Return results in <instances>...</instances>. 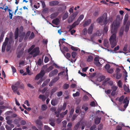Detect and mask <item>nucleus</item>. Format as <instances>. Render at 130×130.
Returning a JSON list of instances; mask_svg holds the SVG:
<instances>
[{
  "label": "nucleus",
  "instance_id": "f257e3e1",
  "mask_svg": "<svg viewBox=\"0 0 130 130\" xmlns=\"http://www.w3.org/2000/svg\"><path fill=\"white\" fill-rule=\"evenodd\" d=\"M122 20L120 15H117L115 20L113 21L111 25V32L112 34L110 37L109 41L111 44V47L112 48H113L117 44V41L116 39V33Z\"/></svg>",
  "mask_w": 130,
  "mask_h": 130
},
{
  "label": "nucleus",
  "instance_id": "f03ea898",
  "mask_svg": "<svg viewBox=\"0 0 130 130\" xmlns=\"http://www.w3.org/2000/svg\"><path fill=\"white\" fill-rule=\"evenodd\" d=\"M40 53L39 48L38 47H35L34 48L31 52L30 54H32L35 53L33 55V57H35L38 55Z\"/></svg>",
  "mask_w": 130,
  "mask_h": 130
},
{
  "label": "nucleus",
  "instance_id": "7ed1b4c3",
  "mask_svg": "<svg viewBox=\"0 0 130 130\" xmlns=\"http://www.w3.org/2000/svg\"><path fill=\"white\" fill-rule=\"evenodd\" d=\"M45 73L43 70H41L40 72L37 74L36 76L35 79V80H38L40 78H42L44 75Z\"/></svg>",
  "mask_w": 130,
  "mask_h": 130
},
{
  "label": "nucleus",
  "instance_id": "20e7f679",
  "mask_svg": "<svg viewBox=\"0 0 130 130\" xmlns=\"http://www.w3.org/2000/svg\"><path fill=\"white\" fill-rule=\"evenodd\" d=\"M67 103L66 102H64L62 106H61L60 107H58L57 110L59 111L60 112L62 110H64L66 107Z\"/></svg>",
  "mask_w": 130,
  "mask_h": 130
},
{
  "label": "nucleus",
  "instance_id": "39448f33",
  "mask_svg": "<svg viewBox=\"0 0 130 130\" xmlns=\"http://www.w3.org/2000/svg\"><path fill=\"white\" fill-rule=\"evenodd\" d=\"M35 123L37 125V127L38 128L42 127L43 125V124L42 121L40 120L37 119L35 121Z\"/></svg>",
  "mask_w": 130,
  "mask_h": 130
},
{
  "label": "nucleus",
  "instance_id": "423d86ee",
  "mask_svg": "<svg viewBox=\"0 0 130 130\" xmlns=\"http://www.w3.org/2000/svg\"><path fill=\"white\" fill-rule=\"evenodd\" d=\"M58 70L57 69H54V70L52 71L49 73V77H51L57 74L58 73Z\"/></svg>",
  "mask_w": 130,
  "mask_h": 130
},
{
  "label": "nucleus",
  "instance_id": "0eeeda50",
  "mask_svg": "<svg viewBox=\"0 0 130 130\" xmlns=\"http://www.w3.org/2000/svg\"><path fill=\"white\" fill-rule=\"evenodd\" d=\"M11 87L14 93H17L18 95L20 94L19 91L17 90L18 88L16 87L15 86H14L13 85H12Z\"/></svg>",
  "mask_w": 130,
  "mask_h": 130
},
{
  "label": "nucleus",
  "instance_id": "6e6552de",
  "mask_svg": "<svg viewBox=\"0 0 130 130\" xmlns=\"http://www.w3.org/2000/svg\"><path fill=\"white\" fill-rule=\"evenodd\" d=\"M59 3L58 1H54L49 2V5L50 6H53L58 5Z\"/></svg>",
  "mask_w": 130,
  "mask_h": 130
},
{
  "label": "nucleus",
  "instance_id": "1a4fd4ad",
  "mask_svg": "<svg viewBox=\"0 0 130 130\" xmlns=\"http://www.w3.org/2000/svg\"><path fill=\"white\" fill-rule=\"evenodd\" d=\"M104 19V18L103 17H101L97 19V21L100 25H103V23Z\"/></svg>",
  "mask_w": 130,
  "mask_h": 130
},
{
  "label": "nucleus",
  "instance_id": "9d476101",
  "mask_svg": "<svg viewBox=\"0 0 130 130\" xmlns=\"http://www.w3.org/2000/svg\"><path fill=\"white\" fill-rule=\"evenodd\" d=\"M94 26V24H92L90 25V26L88 29V33L89 34H91L92 33Z\"/></svg>",
  "mask_w": 130,
  "mask_h": 130
},
{
  "label": "nucleus",
  "instance_id": "9b49d317",
  "mask_svg": "<svg viewBox=\"0 0 130 130\" xmlns=\"http://www.w3.org/2000/svg\"><path fill=\"white\" fill-rule=\"evenodd\" d=\"M59 19L58 18H56L52 20V23L56 25H58L59 24Z\"/></svg>",
  "mask_w": 130,
  "mask_h": 130
},
{
  "label": "nucleus",
  "instance_id": "f8f14e48",
  "mask_svg": "<svg viewBox=\"0 0 130 130\" xmlns=\"http://www.w3.org/2000/svg\"><path fill=\"white\" fill-rule=\"evenodd\" d=\"M19 31L18 28H17L14 33V38L15 39H17L18 37Z\"/></svg>",
  "mask_w": 130,
  "mask_h": 130
},
{
  "label": "nucleus",
  "instance_id": "ddd939ff",
  "mask_svg": "<svg viewBox=\"0 0 130 130\" xmlns=\"http://www.w3.org/2000/svg\"><path fill=\"white\" fill-rule=\"evenodd\" d=\"M91 20L90 19L87 20V21H86L83 24V26L84 27H85L86 26L89 25L91 23Z\"/></svg>",
  "mask_w": 130,
  "mask_h": 130
},
{
  "label": "nucleus",
  "instance_id": "4468645a",
  "mask_svg": "<svg viewBox=\"0 0 130 130\" xmlns=\"http://www.w3.org/2000/svg\"><path fill=\"white\" fill-rule=\"evenodd\" d=\"M128 14H126L125 16L124 19V24L125 25L127 23V22L128 20Z\"/></svg>",
  "mask_w": 130,
  "mask_h": 130
},
{
  "label": "nucleus",
  "instance_id": "2eb2a0df",
  "mask_svg": "<svg viewBox=\"0 0 130 130\" xmlns=\"http://www.w3.org/2000/svg\"><path fill=\"white\" fill-rule=\"evenodd\" d=\"M58 13L57 12H56L51 14L50 15V18L52 19H53L56 17L58 15Z\"/></svg>",
  "mask_w": 130,
  "mask_h": 130
},
{
  "label": "nucleus",
  "instance_id": "dca6fc26",
  "mask_svg": "<svg viewBox=\"0 0 130 130\" xmlns=\"http://www.w3.org/2000/svg\"><path fill=\"white\" fill-rule=\"evenodd\" d=\"M30 32L29 31L27 32L26 35L25 34V35L24 38V40L25 41L27 39L28 37L29 36L30 34Z\"/></svg>",
  "mask_w": 130,
  "mask_h": 130
},
{
  "label": "nucleus",
  "instance_id": "f3484780",
  "mask_svg": "<svg viewBox=\"0 0 130 130\" xmlns=\"http://www.w3.org/2000/svg\"><path fill=\"white\" fill-rule=\"evenodd\" d=\"M39 98L40 99H42V101H45L47 98L45 95L42 94H40L39 95Z\"/></svg>",
  "mask_w": 130,
  "mask_h": 130
},
{
  "label": "nucleus",
  "instance_id": "a211bd4d",
  "mask_svg": "<svg viewBox=\"0 0 130 130\" xmlns=\"http://www.w3.org/2000/svg\"><path fill=\"white\" fill-rule=\"evenodd\" d=\"M53 68V66H50L46 69L45 70V71L46 72H49L52 70Z\"/></svg>",
  "mask_w": 130,
  "mask_h": 130
},
{
  "label": "nucleus",
  "instance_id": "6ab92c4d",
  "mask_svg": "<svg viewBox=\"0 0 130 130\" xmlns=\"http://www.w3.org/2000/svg\"><path fill=\"white\" fill-rule=\"evenodd\" d=\"M129 22H128L125 26V31L126 32H127L129 29V25L128 24Z\"/></svg>",
  "mask_w": 130,
  "mask_h": 130
},
{
  "label": "nucleus",
  "instance_id": "aec40b11",
  "mask_svg": "<svg viewBox=\"0 0 130 130\" xmlns=\"http://www.w3.org/2000/svg\"><path fill=\"white\" fill-rule=\"evenodd\" d=\"M101 118H96L95 120V123L96 124H99L100 122Z\"/></svg>",
  "mask_w": 130,
  "mask_h": 130
},
{
  "label": "nucleus",
  "instance_id": "412c9836",
  "mask_svg": "<svg viewBox=\"0 0 130 130\" xmlns=\"http://www.w3.org/2000/svg\"><path fill=\"white\" fill-rule=\"evenodd\" d=\"M123 88L124 90L127 92H129V88L127 87L125 84L123 85Z\"/></svg>",
  "mask_w": 130,
  "mask_h": 130
},
{
  "label": "nucleus",
  "instance_id": "4be33fe9",
  "mask_svg": "<svg viewBox=\"0 0 130 130\" xmlns=\"http://www.w3.org/2000/svg\"><path fill=\"white\" fill-rule=\"evenodd\" d=\"M116 78L118 79H120L121 77L122 76V74H119L118 73H116Z\"/></svg>",
  "mask_w": 130,
  "mask_h": 130
},
{
  "label": "nucleus",
  "instance_id": "5701e85b",
  "mask_svg": "<svg viewBox=\"0 0 130 130\" xmlns=\"http://www.w3.org/2000/svg\"><path fill=\"white\" fill-rule=\"evenodd\" d=\"M51 104L53 106H55L57 104V100L55 99H53L51 102Z\"/></svg>",
  "mask_w": 130,
  "mask_h": 130
},
{
  "label": "nucleus",
  "instance_id": "b1692460",
  "mask_svg": "<svg viewBox=\"0 0 130 130\" xmlns=\"http://www.w3.org/2000/svg\"><path fill=\"white\" fill-rule=\"evenodd\" d=\"M93 60V57L91 55H89L87 59V61L88 62H91Z\"/></svg>",
  "mask_w": 130,
  "mask_h": 130
},
{
  "label": "nucleus",
  "instance_id": "393cba45",
  "mask_svg": "<svg viewBox=\"0 0 130 130\" xmlns=\"http://www.w3.org/2000/svg\"><path fill=\"white\" fill-rule=\"evenodd\" d=\"M68 16V13L67 12H66L62 17V19L63 20H65Z\"/></svg>",
  "mask_w": 130,
  "mask_h": 130
},
{
  "label": "nucleus",
  "instance_id": "a878e982",
  "mask_svg": "<svg viewBox=\"0 0 130 130\" xmlns=\"http://www.w3.org/2000/svg\"><path fill=\"white\" fill-rule=\"evenodd\" d=\"M57 90V89L56 88H53L51 90V92L50 93L51 95V96L52 95L53 93L56 91Z\"/></svg>",
  "mask_w": 130,
  "mask_h": 130
},
{
  "label": "nucleus",
  "instance_id": "bb28decb",
  "mask_svg": "<svg viewBox=\"0 0 130 130\" xmlns=\"http://www.w3.org/2000/svg\"><path fill=\"white\" fill-rule=\"evenodd\" d=\"M100 61H99L98 62H94V64L95 65L98 67H100L101 66V64L100 63Z\"/></svg>",
  "mask_w": 130,
  "mask_h": 130
},
{
  "label": "nucleus",
  "instance_id": "cd10ccee",
  "mask_svg": "<svg viewBox=\"0 0 130 130\" xmlns=\"http://www.w3.org/2000/svg\"><path fill=\"white\" fill-rule=\"evenodd\" d=\"M108 21L107 20V15L106 16V17L105 18L104 20L103 21V25H104L105 26L108 23Z\"/></svg>",
  "mask_w": 130,
  "mask_h": 130
},
{
  "label": "nucleus",
  "instance_id": "c85d7f7f",
  "mask_svg": "<svg viewBox=\"0 0 130 130\" xmlns=\"http://www.w3.org/2000/svg\"><path fill=\"white\" fill-rule=\"evenodd\" d=\"M25 35V33L24 32H23L21 35L19 36L20 37V40H21H21H22L24 37Z\"/></svg>",
  "mask_w": 130,
  "mask_h": 130
},
{
  "label": "nucleus",
  "instance_id": "c756f323",
  "mask_svg": "<svg viewBox=\"0 0 130 130\" xmlns=\"http://www.w3.org/2000/svg\"><path fill=\"white\" fill-rule=\"evenodd\" d=\"M77 14L78 13L76 12H74L72 14L70 17L74 19L77 15Z\"/></svg>",
  "mask_w": 130,
  "mask_h": 130
},
{
  "label": "nucleus",
  "instance_id": "7c9ffc66",
  "mask_svg": "<svg viewBox=\"0 0 130 130\" xmlns=\"http://www.w3.org/2000/svg\"><path fill=\"white\" fill-rule=\"evenodd\" d=\"M23 52L22 51H20L18 53L17 57L18 58H20L22 56Z\"/></svg>",
  "mask_w": 130,
  "mask_h": 130
},
{
  "label": "nucleus",
  "instance_id": "2f4dec72",
  "mask_svg": "<svg viewBox=\"0 0 130 130\" xmlns=\"http://www.w3.org/2000/svg\"><path fill=\"white\" fill-rule=\"evenodd\" d=\"M59 77H56L54 78L51 81V82H52L53 83H54L57 81L59 79Z\"/></svg>",
  "mask_w": 130,
  "mask_h": 130
},
{
  "label": "nucleus",
  "instance_id": "473e14b6",
  "mask_svg": "<svg viewBox=\"0 0 130 130\" xmlns=\"http://www.w3.org/2000/svg\"><path fill=\"white\" fill-rule=\"evenodd\" d=\"M7 45L3 44L2 48V52H4L5 51L6 46Z\"/></svg>",
  "mask_w": 130,
  "mask_h": 130
},
{
  "label": "nucleus",
  "instance_id": "72a5a7b5",
  "mask_svg": "<svg viewBox=\"0 0 130 130\" xmlns=\"http://www.w3.org/2000/svg\"><path fill=\"white\" fill-rule=\"evenodd\" d=\"M80 124L79 122H78L77 124L74 126V130H77Z\"/></svg>",
  "mask_w": 130,
  "mask_h": 130
},
{
  "label": "nucleus",
  "instance_id": "f704fd0d",
  "mask_svg": "<svg viewBox=\"0 0 130 130\" xmlns=\"http://www.w3.org/2000/svg\"><path fill=\"white\" fill-rule=\"evenodd\" d=\"M47 106L45 105H42L41 106V110H45L47 109Z\"/></svg>",
  "mask_w": 130,
  "mask_h": 130
},
{
  "label": "nucleus",
  "instance_id": "c9c22d12",
  "mask_svg": "<svg viewBox=\"0 0 130 130\" xmlns=\"http://www.w3.org/2000/svg\"><path fill=\"white\" fill-rule=\"evenodd\" d=\"M108 30V27L106 25L104 26L103 28V31L104 32L106 33Z\"/></svg>",
  "mask_w": 130,
  "mask_h": 130
},
{
  "label": "nucleus",
  "instance_id": "e433bc0d",
  "mask_svg": "<svg viewBox=\"0 0 130 130\" xmlns=\"http://www.w3.org/2000/svg\"><path fill=\"white\" fill-rule=\"evenodd\" d=\"M77 55V53L76 52H73L72 53V56L73 58H75V57Z\"/></svg>",
  "mask_w": 130,
  "mask_h": 130
},
{
  "label": "nucleus",
  "instance_id": "4c0bfd02",
  "mask_svg": "<svg viewBox=\"0 0 130 130\" xmlns=\"http://www.w3.org/2000/svg\"><path fill=\"white\" fill-rule=\"evenodd\" d=\"M74 110L73 108H72L70 112V115L69 116V117L70 118L71 117L72 115L73 114Z\"/></svg>",
  "mask_w": 130,
  "mask_h": 130
},
{
  "label": "nucleus",
  "instance_id": "58836bf2",
  "mask_svg": "<svg viewBox=\"0 0 130 130\" xmlns=\"http://www.w3.org/2000/svg\"><path fill=\"white\" fill-rule=\"evenodd\" d=\"M69 87L68 84H65L63 86V88L65 89H67Z\"/></svg>",
  "mask_w": 130,
  "mask_h": 130
},
{
  "label": "nucleus",
  "instance_id": "ea45409f",
  "mask_svg": "<svg viewBox=\"0 0 130 130\" xmlns=\"http://www.w3.org/2000/svg\"><path fill=\"white\" fill-rule=\"evenodd\" d=\"M119 45H117V46L114 48L113 50V51L115 53H117V52H116V51L119 50Z\"/></svg>",
  "mask_w": 130,
  "mask_h": 130
},
{
  "label": "nucleus",
  "instance_id": "a19ab883",
  "mask_svg": "<svg viewBox=\"0 0 130 130\" xmlns=\"http://www.w3.org/2000/svg\"><path fill=\"white\" fill-rule=\"evenodd\" d=\"M118 86L120 88L122 87V84L121 80H119L118 83Z\"/></svg>",
  "mask_w": 130,
  "mask_h": 130
},
{
  "label": "nucleus",
  "instance_id": "79ce46f5",
  "mask_svg": "<svg viewBox=\"0 0 130 130\" xmlns=\"http://www.w3.org/2000/svg\"><path fill=\"white\" fill-rule=\"evenodd\" d=\"M35 35L34 33L33 32H32L31 34L29 37V40L32 39L34 37Z\"/></svg>",
  "mask_w": 130,
  "mask_h": 130
},
{
  "label": "nucleus",
  "instance_id": "37998d69",
  "mask_svg": "<svg viewBox=\"0 0 130 130\" xmlns=\"http://www.w3.org/2000/svg\"><path fill=\"white\" fill-rule=\"evenodd\" d=\"M96 126L94 125H92L90 128V130H96Z\"/></svg>",
  "mask_w": 130,
  "mask_h": 130
},
{
  "label": "nucleus",
  "instance_id": "c03bdc74",
  "mask_svg": "<svg viewBox=\"0 0 130 130\" xmlns=\"http://www.w3.org/2000/svg\"><path fill=\"white\" fill-rule=\"evenodd\" d=\"M11 47V45L10 44H8L6 47V51L7 52H8L10 50Z\"/></svg>",
  "mask_w": 130,
  "mask_h": 130
},
{
  "label": "nucleus",
  "instance_id": "a18cd8bd",
  "mask_svg": "<svg viewBox=\"0 0 130 130\" xmlns=\"http://www.w3.org/2000/svg\"><path fill=\"white\" fill-rule=\"evenodd\" d=\"M84 18V15L83 14H82L80 15V16L77 19L79 21H80L81 20H82Z\"/></svg>",
  "mask_w": 130,
  "mask_h": 130
},
{
  "label": "nucleus",
  "instance_id": "49530a36",
  "mask_svg": "<svg viewBox=\"0 0 130 130\" xmlns=\"http://www.w3.org/2000/svg\"><path fill=\"white\" fill-rule=\"evenodd\" d=\"M107 71L108 73L110 74H111L113 72V70L112 68L109 69Z\"/></svg>",
  "mask_w": 130,
  "mask_h": 130
},
{
  "label": "nucleus",
  "instance_id": "de8ad7c7",
  "mask_svg": "<svg viewBox=\"0 0 130 130\" xmlns=\"http://www.w3.org/2000/svg\"><path fill=\"white\" fill-rule=\"evenodd\" d=\"M118 87L115 86V85H113L111 87V89H112L113 90L116 91Z\"/></svg>",
  "mask_w": 130,
  "mask_h": 130
},
{
  "label": "nucleus",
  "instance_id": "09e8293b",
  "mask_svg": "<svg viewBox=\"0 0 130 130\" xmlns=\"http://www.w3.org/2000/svg\"><path fill=\"white\" fill-rule=\"evenodd\" d=\"M74 20V19L72 18V17H70L69 18V19L68 20V22L69 23H70L71 22Z\"/></svg>",
  "mask_w": 130,
  "mask_h": 130
},
{
  "label": "nucleus",
  "instance_id": "8fccbe9b",
  "mask_svg": "<svg viewBox=\"0 0 130 130\" xmlns=\"http://www.w3.org/2000/svg\"><path fill=\"white\" fill-rule=\"evenodd\" d=\"M110 67V65L109 64H106L105 67V68L107 71L109 69Z\"/></svg>",
  "mask_w": 130,
  "mask_h": 130
},
{
  "label": "nucleus",
  "instance_id": "3c124183",
  "mask_svg": "<svg viewBox=\"0 0 130 130\" xmlns=\"http://www.w3.org/2000/svg\"><path fill=\"white\" fill-rule=\"evenodd\" d=\"M20 84V82L18 81L14 85V86H15L16 87L19 88V85Z\"/></svg>",
  "mask_w": 130,
  "mask_h": 130
},
{
  "label": "nucleus",
  "instance_id": "603ef678",
  "mask_svg": "<svg viewBox=\"0 0 130 130\" xmlns=\"http://www.w3.org/2000/svg\"><path fill=\"white\" fill-rule=\"evenodd\" d=\"M79 93L78 91H77L75 93H73V95L74 97H76L78 96L79 95Z\"/></svg>",
  "mask_w": 130,
  "mask_h": 130
},
{
  "label": "nucleus",
  "instance_id": "864d4df0",
  "mask_svg": "<svg viewBox=\"0 0 130 130\" xmlns=\"http://www.w3.org/2000/svg\"><path fill=\"white\" fill-rule=\"evenodd\" d=\"M63 94L62 92V91H60L57 92V96L58 97L61 96Z\"/></svg>",
  "mask_w": 130,
  "mask_h": 130
},
{
  "label": "nucleus",
  "instance_id": "5fc2aeb1",
  "mask_svg": "<svg viewBox=\"0 0 130 130\" xmlns=\"http://www.w3.org/2000/svg\"><path fill=\"white\" fill-rule=\"evenodd\" d=\"M44 128L45 130H51V128L46 125L44 126Z\"/></svg>",
  "mask_w": 130,
  "mask_h": 130
},
{
  "label": "nucleus",
  "instance_id": "6e6d98bb",
  "mask_svg": "<svg viewBox=\"0 0 130 130\" xmlns=\"http://www.w3.org/2000/svg\"><path fill=\"white\" fill-rule=\"evenodd\" d=\"M124 96L122 95L121 96L118 100V101L119 102H121L124 100Z\"/></svg>",
  "mask_w": 130,
  "mask_h": 130
},
{
  "label": "nucleus",
  "instance_id": "4d7b16f0",
  "mask_svg": "<svg viewBox=\"0 0 130 130\" xmlns=\"http://www.w3.org/2000/svg\"><path fill=\"white\" fill-rule=\"evenodd\" d=\"M8 40V37H6L5 39V41L4 42L3 44L7 45Z\"/></svg>",
  "mask_w": 130,
  "mask_h": 130
},
{
  "label": "nucleus",
  "instance_id": "13d9d810",
  "mask_svg": "<svg viewBox=\"0 0 130 130\" xmlns=\"http://www.w3.org/2000/svg\"><path fill=\"white\" fill-rule=\"evenodd\" d=\"M72 126V124L71 123H68L67 125V127H68V129H70V128H71Z\"/></svg>",
  "mask_w": 130,
  "mask_h": 130
},
{
  "label": "nucleus",
  "instance_id": "bf43d9fd",
  "mask_svg": "<svg viewBox=\"0 0 130 130\" xmlns=\"http://www.w3.org/2000/svg\"><path fill=\"white\" fill-rule=\"evenodd\" d=\"M128 103V101L127 100V97H126L125 98L124 100L123 101V103Z\"/></svg>",
  "mask_w": 130,
  "mask_h": 130
},
{
  "label": "nucleus",
  "instance_id": "052dcab7",
  "mask_svg": "<svg viewBox=\"0 0 130 130\" xmlns=\"http://www.w3.org/2000/svg\"><path fill=\"white\" fill-rule=\"evenodd\" d=\"M77 115L76 114H74L72 116V121H73L75 120L76 118L77 117Z\"/></svg>",
  "mask_w": 130,
  "mask_h": 130
},
{
  "label": "nucleus",
  "instance_id": "680f3d73",
  "mask_svg": "<svg viewBox=\"0 0 130 130\" xmlns=\"http://www.w3.org/2000/svg\"><path fill=\"white\" fill-rule=\"evenodd\" d=\"M80 22V21H79L78 20H77V21L73 23L76 26L77 25H78L79 24Z\"/></svg>",
  "mask_w": 130,
  "mask_h": 130
},
{
  "label": "nucleus",
  "instance_id": "e2e57ef3",
  "mask_svg": "<svg viewBox=\"0 0 130 130\" xmlns=\"http://www.w3.org/2000/svg\"><path fill=\"white\" fill-rule=\"evenodd\" d=\"M7 123L8 124L10 125L12 123V120L11 119L7 121Z\"/></svg>",
  "mask_w": 130,
  "mask_h": 130
},
{
  "label": "nucleus",
  "instance_id": "0e129e2a",
  "mask_svg": "<svg viewBox=\"0 0 130 130\" xmlns=\"http://www.w3.org/2000/svg\"><path fill=\"white\" fill-rule=\"evenodd\" d=\"M63 123V126L64 127H65L66 126L67 122L66 121L64 120L62 122Z\"/></svg>",
  "mask_w": 130,
  "mask_h": 130
},
{
  "label": "nucleus",
  "instance_id": "69168bd1",
  "mask_svg": "<svg viewBox=\"0 0 130 130\" xmlns=\"http://www.w3.org/2000/svg\"><path fill=\"white\" fill-rule=\"evenodd\" d=\"M11 68L12 70V71L13 73H14L16 72V70L15 68L13 66H12L11 67Z\"/></svg>",
  "mask_w": 130,
  "mask_h": 130
},
{
  "label": "nucleus",
  "instance_id": "338daca9",
  "mask_svg": "<svg viewBox=\"0 0 130 130\" xmlns=\"http://www.w3.org/2000/svg\"><path fill=\"white\" fill-rule=\"evenodd\" d=\"M103 128V125L101 124L99 125L98 128V130H101Z\"/></svg>",
  "mask_w": 130,
  "mask_h": 130
},
{
  "label": "nucleus",
  "instance_id": "774afa93",
  "mask_svg": "<svg viewBox=\"0 0 130 130\" xmlns=\"http://www.w3.org/2000/svg\"><path fill=\"white\" fill-rule=\"evenodd\" d=\"M5 127L6 128L7 130H12V128L11 127H10L8 125H6Z\"/></svg>",
  "mask_w": 130,
  "mask_h": 130
}]
</instances>
